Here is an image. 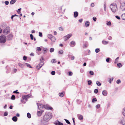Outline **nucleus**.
<instances>
[{"label":"nucleus","mask_w":125,"mask_h":125,"mask_svg":"<svg viewBox=\"0 0 125 125\" xmlns=\"http://www.w3.org/2000/svg\"><path fill=\"white\" fill-rule=\"evenodd\" d=\"M72 34L70 33L64 37V41H66L69 39L72 36Z\"/></svg>","instance_id":"nucleus-6"},{"label":"nucleus","mask_w":125,"mask_h":125,"mask_svg":"<svg viewBox=\"0 0 125 125\" xmlns=\"http://www.w3.org/2000/svg\"><path fill=\"white\" fill-rule=\"evenodd\" d=\"M93 19L94 21H96V18L95 17H94L93 18Z\"/></svg>","instance_id":"nucleus-59"},{"label":"nucleus","mask_w":125,"mask_h":125,"mask_svg":"<svg viewBox=\"0 0 125 125\" xmlns=\"http://www.w3.org/2000/svg\"><path fill=\"white\" fill-rule=\"evenodd\" d=\"M55 72L54 71H52L51 72V74L52 75H54L55 74Z\"/></svg>","instance_id":"nucleus-53"},{"label":"nucleus","mask_w":125,"mask_h":125,"mask_svg":"<svg viewBox=\"0 0 125 125\" xmlns=\"http://www.w3.org/2000/svg\"><path fill=\"white\" fill-rule=\"evenodd\" d=\"M16 2L15 0H11L10 2V3L11 4H13Z\"/></svg>","instance_id":"nucleus-26"},{"label":"nucleus","mask_w":125,"mask_h":125,"mask_svg":"<svg viewBox=\"0 0 125 125\" xmlns=\"http://www.w3.org/2000/svg\"><path fill=\"white\" fill-rule=\"evenodd\" d=\"M119 57H117L115 59V64H116L118 62V60L119 59Z\"/></svg>","instance_id":"nucleus-29"},{"label":"nucleus","mask_w":125,"mask_h":125,"mask_svg":"<svg viewBox=\"0 0 125 125\" xmlns=\"http://www.w3.org/2000/svg\"><path fill=\"white\" fill-rule=\"evenodd\" d=\"M29 97V95H24L23 97V99H25L26 101H27L28 98Z\"/></svg>","instance_id":"nucleus-18"},{"label":"nucleus","mask_w":125,"mask_h":125,"mask_svg":"<svg viewBox=\"0 0 125 125\" xmlns=\"http://www.w3.org/2000/svg\"><path fill=\"white\" fill-rule=\"evenodd\" d=\"M12 120L15 122H16L17 120V118L16 116H14L12 118Z\"/></svg>","instance_id":"nucleus-17"},{"label":"nucleus","mask_w":125,"mask_h":125,"mask_svg":"<svg viewBox=\"0 0 125 125\" xmlns=\"http://www.w3.org/2000/svg\"><path fill=\"white\" fill-rule=\"evenodd\" d=\"M44 112L43 110H42L39 111H38L37 113V115L39 116H41L42 113Z\"/></svg>","instance_id":"nucleus-13"},{"label":"nucleus","mask_w":125,"mask_h":125,"mask_svg":"<svg viewBox=\"0 0 125 125\" xmlns=\"http://www.w3.org/2000/svg\"><path fill=\"white\" fill-rule=\"evenodd\" d=\"M113 79L114 78L113 77L110 78V79L109 81V82L110 83H111V81H113Z\"/></svg>","instance_id":"nucleus-42"},{"label":"nucleus","mask_w":125,"mask_h":125,"mask_svg":"<svg viewBox=\"0 0 125 125\" xmlns=\"http://www.w3.org/2000/svg\"><path fill=\"white\" fill-rule=\"evenodd\" d=\"M115 17L116 19L118 20H120V18L118 16H116Z\"/></svg>","instance_id":"nucleus-62"},{"label":"nucleus","mask_w":125,"mask_h":125,"mask_svg":"<svg viewBox=\"0 0 125 125\" xmlns=\"http://www.w3.org/2000/svg\"><path fill=\"white\" fill-rule=\"evenodd\" d=\"M30 37L31 38V39L32 40H33V35L31 34L30 35Z\"/></svg>","instance_id":"nucleus-46"},{"label":"nucleus","mask_w":125,"mask_h":125,"mask_svg":"<svg viewBox=\"0 0 125 125\" xmlns=\"http://www.w3.org/2000/svg\"><path fill=\"white\" fill-rule=\"evenodd\" d=\"M122 114L125 117V107L123 109Z\"/></svg>","instance_id":"nucleus-30"},{"label":"nucleus","mask_w":125,"mask_h":125,"mask_svg":"<svg viewBox=\"0 0 125 125\" xmlns=\"http://www.w3.org/2000/svg\"><path fill=\"white\" fill-rule=\"evenodd\" d=\"M64 92H62L61 93H59V95L61 97H63L64 95Z\"/></svg>","instance_id":"nucleus-20"},{"label":"nucleus","mask_w":125,"mask_h":125,"mask_svg":"<svg viewBox=\"0 0 125 125\" xmlns=\"http://www.w3.org/2000/svg\"><path fill=\"white\" fill-rule=\"evenodd\" d=\"M117 66L118 67L120 68L122 67V65L121 63H118L117 64Z\"/></svg>","instance_id":"nucleus-28"},{"label":"nucleus","mask_w":125,"mask_h":125,"mask_svg":"<svg viewBox=\"0 0 125 125\" xmlns=\"http://www.w3.org/2000/svg\"><path fill=\"white\" fill-rule=\"evenodd\" d=\"M119 122L123 125H125V117H122L120 120Z\"/></svg>","instance_id":"nucleus-5"},{"label":"nucleus","mask_w":125,"mask_h":125,"mask_svg":"<svg viewBox=\"0 0 125 125\" xmlns=\"http://www.w3.org/2000/svg\"><path fill=\"white\" fill-rule=\"evenodd\" d=\"M58 53L59 54H62L63 53V51L62 50L59 51L58 52Z\"/></svg>","instance_id":"nucleus-40"},{"label":"nucleus","mask_w":125,"mask_h":125,"mask_svg":"<svg viewBox=\"0 0 125 125\" xmlns=\"http://www.w3.org/2000/svg\"><path fill=\"white\" fill-rule=\"evenodd\" d=\"M120 7L122 11H124L125 10V1L121 3Z\"/></svg>","instance_id":"nucleus-7"},{"label":"nucleus","mask_w":125,"mask_h":125,"mask_svg":"<svg viewBox=\"0 0 125 125\" xmlns=\"http://www.w3.org/2000/svg\"><path fill=\"white\" fill-rule=\"evenodd\" d=\"M121 82V81L120 79H118L116 81V83L117 84Z\"/></svg>","instance_id":"nucleus-51"},{"label":"nucleus","mask_w":125,"mask_h":125,"mask_svg":"<svg viewBox=\"0 0 125 125\" xmlns=\"http://www.w3.org/2000/svg\"><path fill=\"white\" fill-rule=\"evenodd\" d=\"M21 10V8L19 9L17 11V12L18 13H19V12L21 13L20 11Z\"/></svg>","instance_id":"nucleus-64"},{"label":"nucleus","mask_w":125,"mask_h":125,"mask_svg":"<svg viewBox=\"0 0 125 125\" xmlns=\"http://www.w3.org/2000/svg\"><path fill=\"white\" fill-rule=\"evenodd\" d=\"M100 107V105L99 104H98L96 106V108H98Z\"/></svg>","instance_id":"nucleus-63"},{"label":"nucleus","mask_w":125,"mask_h":125,"mask_svg":"<svg viewBox=\"0 0 125 125\" xmlns=\"http://www.w3.org/2000/svg\"><path fill=\"white\" fill-rule=\"evenodd\" d=\"M52 116L50 112H46L42 117V121H43L44 122H47L49 121L51 118Z\"/></svg>","instance_id":"nucleus-1"},{"label":"nucleus","mask_w":125,"mask_h":125,"mask_svg":"<svg viewBox=\"0 0 125 125\" xmlns=\"http://www.w3.org/2000/svg\"><path fill=\"white\" fill-rule=\"evenodd\" d=\"M43 108L47 110H52L53 108L52 107L50 106L48 104H46L44 105Z\"/></svg>","instance_id":"nucleus-8"},{"label":"nucleus","mask_w":125,"mask_h":125,"mask_svg":"<svg viewBox=\"0 0 125 125\" xmlns=\"http://www.w3.org/2000/svg\"><path fill=\"white\" fill-rule=\"evenodd\" d=\"M92 83V82L90 80H89L88 81V83L89 85H90Z\"/></svg>","instance_id":"nucleus-44"},{"label":"nucleus","mask_w":125,"mask_h":125,"mask_svg":"<svg viewBox=\"0 0 125 125\" xmlns=\"http://www.w3.org/2000/svg\"><path fill=\"white\" fill-rule=\"evenodd\" d=\"M37 50L36 51L38 52L42 50V49L40 47H37Z\"/></svg>","instance_id":"nucleus-37"},{"label":"nucleus","mask_w":125,"mask_h":125,"mask_svg":"<svg viewBox=\"0 0 125 125\" xmlns=\"http://www.w3.org/2000/svg\"><path fill=\"white\" fill-rule=\"evenodd\" d=\"M6 41V38L4 35L0 36V43H5Z\"/></svg>","instance_id":"nucleus-3"},{"label":"nucleus","mask_w":125,"mask_h":125,"mask_svg":"<svg viewBox=\"0 0 125 125\" xmlns=\"http://www.w3.org/2000/svg\"><path fill=\"white\" fill-rule=\"evenodd\" d=\"M77 116L78 119L80 120H81L83 119V116L82 115H81L78 114L77 115Z\"/></svg>","instance_id":"nucleus-15"},{"label":"nucleus","mask_w":125,"mask_h":125,"mask_svg":"<svg viewBox=\"0 0 125 125\" xmlns=\"http://www.w3.org/2000/svg\"><path fill=\"white\" fill-rule=\"evenodd\" d=\"M78 15V13L77 11H75L74 12V17L75 18H76L77 17Z\"/></svg>","instance_id":"nucleus-19"},{"label":"nucleus","mask_w":125,"mask_h":125,"mask_svg":"<svg viewBox=\"0 0 125 125\" xmlns=\"http://www.w3.org/2000/svg\"><path fill=\"white\" fill-rule=\"evenodd\" d=\"M45 123L43 121H42L40 125H45L44 124Z\"/></svg>","instance_id":"nucleus-52"},{"label":"nucleus","mask_w":125,"mask_h":125,"mask_svg":"<svg viewBox=\"0 0 125 125\" xmlns=\"http://www.w3.org/2000/svg\"><path fill=\"white\" fill-rule=\"evenodd\" d=\"M18 65L21 68H23V65L21 63H19Z\"/></svg>","instance_id":"nucleus-49"},{"label":"nucleus","mask_w":125,"mask_h":125,"mask_svg":"<svg viewBox=\"0 0 125 125\" xmlns=\"http://www.w3.org/2000/svg\"><path fill=\"white\" fill-rule=\"evenodd\" d=\"M97 101L96 99L95 98H93L92 100V102H96Z\"/></svg>","instance_id":"nucleus-45"},{"label":"nucleus","mask_w":125,"mask_h":125,"mask_svg":"<svg viewBox=\"0 0 125 125\" xmlns=\"http://www.w3.org/2000/svg\"><path fill=\"white\" fill-rule=\"evenodd\" d=\"M96 83L97 85L98 86H100L101 85V83L98 81L96 82Z\"/></svg>","instance_id":"nucleus-34"},{"label":"nucleus","mask_w":125,"mask_h":125,"mask_svg":"<svg viewBox=\"0 0 125 125\" xmlns=\"http://www.w3.org/2000/svg\"><path fill=\"white\" fill-rule=\"evenodd\" d=\"M13 37V35L12 34H10L8 35L7 37V39L8 40H11Z\"/></svg>","instance_id":"nucleus-14"},{"label":"nucleus","mask_w":125,"mask_h":125,"mask_svg":"<svg viewBox=\"0 0 125 125\" xmlns=\"http://www.w3.org/2000/svg\"><path fill=\"white\" fill-rule=\"evenodd\" d=\"M27 57L26 56H24L23 57V60L25 61L26 60H27Z\"/></svg>","instance_id":"nucleus-55"},{"label":"nucleus","mask_w":125,"mask_h":125,"mask_svg":"<svg viewBox=\"0 0 125 125\" xmlns=\"http://www.w3.org/2000/svg\"><path fill=\"white\" fill-rule=\"evenodd\" d=\"M90 22L88 21H86L85 23V26L86 27H88L90 25Z\"/></svg>","instance_id":"nucleus-21"},{"label":"nucleus","mask_w":125,"mask_h":125,"mask_svg":"<svg viewBox=\"0 0 125 125\" xmlns=\"http://www.w3.org/2000/svg\"><path fill=\"white\" fill-rule=\"evenodd\" d=\"M59 30L61 31H63V28L62 27H59Z\"/></svg>","instance_id":"nucleus-38"},{"label":"nucleus","mask_w":125,"mask_h":125,"mask_svg":"<svg viewBox=\"0 0 125 125\" xmlns=\"http://www.w3.org/2000/svg\"><path fill=\"white\" fill-rule=\"evenodd\" d=\"M54 49L53 48H51L50 50V51L51 52H52L54 51Z\"/></svg>","instance_id":"nucleus-41"},{"label":"nucleus","mask_w":125,"mask_h":125,"mask_svg":"<svg viewBox=\"0 0 125 125\" xmlns=\"http://www.w3.org/2000/svg\"><path fill=\"white\" fill-rule=\"evenodd\" d=\"M122 19L124 20H125V13L122 14L121 15Z\"/></svg>","instance_id":"nucleus-25"},{"label":"nucleus","mask_w":125,"mask_h":125,"mask_svg":"<svg viewBox=\"0 0 125 125\" xmlns=\"http://www.w3.org/2000/svg\"><path fill=\"white\" fill-rule=\"evenodd\" d=\"M43 62H41V63L36 67L37 69L38 70L43 65Z\"/></svg>","instance_id":"nucleus-10"},{"label":"nucleus","mask_w":125,"mask_h":125,"mask_svg":"<svg viewBox=\"0 0 125 125\" xmlns=\"http://www.w3.org/2000/svg\"><path fill=\"white\" fill-rule=\"evenodd\" d=\"M75 42L74 41H72L70 43V46L73 47L75 45Z\"/></svg>","instance_id":"nucleus-12"},{"label":"nucleus","mask_w":125,"mask_h":125,"mask_svg":"<svg viewBox=\"0 0 125 125\" xmlns=\"http://www.w3.org/2000/svg\"><path fill=\"white\" fill-rule=\"evenodd\" d=\"M102 43L104 44H106L108 43V42L105 41H102Z\"/></svg>","instance_id":"nucleus-27"},{"label":"nucleus","mask_w":125,"mask_h":125,"mask_svg":"<svg viewBox=\"0 0 125 125\" xmlns=\"http://www.w3.org/2000/svg\"><path fill=\"white\" fill-rule=\"evenodd\" d=\"M84 46L85 48L87 47L88 45V42L87 41L85 42L84 43L83 45Z\"/></svg>","instance_id":"nucleus-22"},{"label":"nucleus","mask_w":125,"mask_h":125,"mask_svg":"<svg viewBox=\"0 0 125 125\" xmlns=\"http://www.w3.org/2000/svg\"><path fill=\"white\" fill-rule=\"evenodd\" d=\"M110 58H108L106 59V61L107 62H109L110 61Z\"/></svg>","instance_id":"nucleus-54"},{"label":"nucleus","mask_w":125,"mask_h":125,"mask_svg":"<svg viewBox=\"0 0 125 125\" xmlns=\"http://www.w3.org/2000/svg\"><path fill=\"white\" fill-rule=\"evenodd\" d=\"M37 105L38 106V109L40 110L41 108H42L44 107V105L41 104H39L38 103H37Z\"/></svg>","instance_id":"nucleus-9"},{"label":"nucleus","mask_w":125,"mask_h":125,"mask_svg":"<svg viewBox=\"0 0 125 125\" xmlns=\"http://www.w3.org/2000/svg\"><path fill=\"white\" fill-rule=\"evenodd\" d=\"M13 93H14L16 94H19V93L18 92H17V90L14 91L13 92Z\"/></svg>","instance_id":"nucleus-60"},{"label":"nucleus","mask_w":125,"mask_h":125,"mask_svg":"<svg viewBox=\"0 0 125 125\" xmlns=\"http://www.w3.org/2000/svg\"><path fill=\"white\" fill-rule=\"evenodd\" d=\"M39 36H40V37H42V33L41 32H39Z\"/></svg>","instance_id":"nucleus-57"},{"label":"nucleus","mask_w":125,"mask_h":125,"mask_svg":"<svg viewBox=\"0 0 125 125\" xmlns=\"http://www.w3.org/2000/svg\"><path fill=\"white\" fill-rule=\"evenodd\" d=\"M64 120L67 124L69 125L71 124L70 123L68 120L66 119H64Z\"/></svg>","instance_id":"nucleus-35"},{"label":"nucleus","mask_w":125,"mask_h":125,"mask_svg":"<svg viewBox=\"0 0 125 125\" xmlns=\"http://www.w3.org/2000/svg\"><path fill=\"white\" fill-rule=\"evenodd\" d=\"M54 124L56 125H63V124L60 122L58 120L56 121L54 123Z\"/></svg>","instance_id":"nucleus-11"},{"label":"nucleus","mask_w":125,"mask_h":125,"mask_svg":"<svg viewBox=\"0 0 125 125\" xmlns=\"http://www.w3.org/2000/svg\"><path fill=\"white\" fill-rule=\"evenodd\" d=\"M15 99V96L14 95H12L11 97V99L12 100H14Z\"/></svg>","instance_id":"nucleus-36"},{"label":"nucleus","mask_w":125,"mask_h":125,"mask_svg":"<svg viewBox=\"0 0 125 125\" xmlns=\"http://www.w3.org/2000/svg\"><path fill=\"white\" fill-rule=\"evenodd\" d=\"M25 64L26 66H27L28 67L31 68H32V67L31 66V65L30 64L27 63H25Z\"/></svg>","instance_id":"nucleus-31"},{"label":"nucleus","mask_w":125,"mask_h":125,"mask_svg":"<svg viewBox=\"0 0 125 125\" xmlns=\"http://www.w3.org/2000/svg\"><path fill=\"white\" fill-rule=\"evenodd\" d=\"M51 62L52 63H55L56 62V60L55 59H52L51 60Z\"/></svg>","instance_id":"nucleus-32"},{"label":"nucleus","mask_w":125,"mask_h":125,"mask_svg":"<svg viewBox=\"0 0 125 125\" xmlns=\"http://www.w3.org/2000/svg\"><path fill=\"white\" fill-rule=\"evenodd\" d=\"M102 94L104 96H106L107 94V92L105 90H103L102 92Z\"/></svg>","instance_id":"nucleus-16"},{"label":"nucleus","mask_w":125,"mask_h":125,"mask_svg":"<svg viewBox=\"0 0 125 125\" xmlns=\"http://www.w3.org/2000/svg\"><path fill=\"white\" fill-rule=\"evenodd\" d=\"M27 115L28 117L29 118H30L31 117V114L28 113L27 114Z\"/></svg>","instance_id":"nucleus-33"},{"label":"nucleus","mask_w":125,"mask_h":125,"mask_svg":"<svg viewBox=\"0 0 125 125\" xmlns=\"http://www.w3.org/2000/svg\"><path fill=\"white\" fill-rule=\"evenodd\" d=\"M48 38L50 39L52 38L53 36L51 34H49L48 36Z\"/></svg>","instance_id":"nucleus-39"},{"label":"nucleus","mask_w":125,"mask_h":125,"mask_svg":"<svg viewBox=\"0 0 125 125\" xmlns=\"http://www.w3.org/2000/svg\"><path fill=\"white\" fill-rule=\"evenodd\" d=\"M110 8L113 12L115 13L117 11L118 9L116 4H112L110 6Z\"/></svg>","instance_id":"nucleus-2"},{"label":"nucleus","mask_w":125,"mask_h":125,"mask_svg":"<svg viewBox=\"0 0 125 125\" xmlns=\"http://www.w3.org/2000/svg\"><path fill=\"white\" fill-rule=\"evenodd\" d=\"M100 51V50L99 48H97L95 50V52L96 53H98Z\"/></svg>","instance_id":"nucleus-43"},{"label":"nucleus","mask_w":125,"mask_h":125,"mask_svg":"<svg viewBox=\"0 0 125 125\" xmlns=\"http://www.w3.org/2000/svg\"><path fill=\"white\" fill-rule=\"evenodd\" d=\"M8 115V113L7 112H5L4 114V116H7Z\"/></svg>","instance_id":"nucleus-48"},{"label":"nucleus","mask_w":125,"mask_h":125,"mask_svg":"<svg viewBox=\"0 0 125 125\" xmlns=\"http://www.w3.org/2000/svg\"><path fill=\"white\" fill-rule=\"evenodd\" d=\"M106 24L108 26H111V23L110 21H106Z\"/></svg>","instance_id":"nucleus-24"},{"label":"nucleus","mask_w":125,"mask_h":125,"mask_svg":"<svg viewBox=\"0 0 125 125\" xmlns=\"http://www.w3.org/2000/svg\"><path fill=\"white\" fill-rule=\"evenodd\" d=\"M10 31V29L9 27H7L3 31V33L5 35H7Z\"/></svg>","instance_id":"nucleus-4"},{"label":"nucleus","mask_w":125,"mask_h":125,"mask_svg":"<svg viewBox=\"0 0 125 125\" xmlns=\"http://www.w3.org/2000/svg\"><path fill=\"white\" fill-rule=\"evenodd\" d=\"M50 39L53 42H54L56 40V39L55 37L53 36L52 37V38Z\"/></svg>","instance_id":"nucleus-23"},{"label":"nucleus","mask_w":125,"mask_h":125,"mask_svg":"<svg viewBox=\"0 0 125 125\" xmlns=\"http://www.w3.org/2000/svg\"><path fill=\"white\" fill-rule=\"evenodd\" d=\"M73 73L71 72H69V75L70 76H71L73 75Z\"/></svg>","instance_id":"nucleus-56"},{"label":"nucleus","mask_w":125,"mask_h":125,"mask_svg":"<svg viewBox=\"0 0 125 125\" xmlns=\"http://www.w3.org/2000/svg\"><path fill=\"white\" fill-rule=\"evenodd\" d=\"M89 73L91 75H93L94 74V72L92 71H90L89 72Z\"/></svg>","instance_id":"nucleus-50"},{"label":"nucleus","mask_w":125,"mask_h":125,"mask_svg":"<svg viewBox=\"0 0 125 125\" xmlns=\"http://www.w3.org/2000/svg\"><path fill=\"white\" fill-rule=\"evenodd\" d=\"M98 92V90L97 89H95L94 90V92L95 94H97Z\"/></svg>","instance_id":"nucleus-47"},{"label":"nucleus","mask_w":125,"mask_h":125,"mask_svg":"<svg viewBox=\"0 0 125 125\" xmlns=\"http://www.w3.org/2000/svg\"><path fill=\"white\" fill-rule=\"evenodd\" d=\"M5 3L6 5H8L9 4V2L8 1H6Z\"/></svg>","instance_id":"nucleus-61"},{"label":"nucleus","mask_w":125,"mask_h":125,"mask_svg":"<svg viewBox=\"0 0 125 125\" xmlns=\"http://www.w3.org/2000/svg\"><path fill=\"white\" fill-rule=\"evenodd\" d=\"M104 10L105 11H106V6L105 4L104 5Z\"/></svg>","instance_id":"nucleus-58"}]
</instances>
